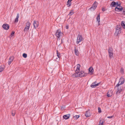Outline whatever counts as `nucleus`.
Wrapping results in <instances>:
<instances>
[{"label": "nucleus", "mask_w": 125, "mask_h": 125, "mask_svg": "<svg viewBox=\"0 0 125 125\" xmlns=\"http://www.w3.org/2000/svg\"><path fill=\"white\" fill-rule=\"evenodd\" d=\"M113 117H114V116L113 115H112V116H108L107 117L108 118H113Z\"/></svg>", "instance_id": "ea45409f"}, {"label": "nucleus", "mask_w": 125, "mask_h": 125, "mask_svg": "<svg viewBox=\"0 0 125 125\" xmlns=\"http://www.w3.org/2000/svg\"><path fill=\"white\" fill-rule=\"evenodd\" d=\"M67 5L68 7H69L71 6V1L68 0L67 2Z\"/></svg>", "instance_id": "a878e982"}, {"label": "nucleus", "mask_w": 125, "mask_h": 125, "mask_svg": "<svg viewBox=\"0 0 125 125\" xmlns=\"http://www.w3.org/2000/svg\"><path fill=\"white\" fill-rule=\"evenodd\" d=\"M115 89L117 91V93H119L121 92L122 89L121 87L119 86V85L117 86V84L115 87Z\"/></svg>", "instance_id": "423d86ee"}, {"label": "nucleus", "mask_w": 125, "mask_h": 125, "mask_svg": "<svg viewBox=\"0 0 125 125\" xmlns=\"http://www.w3.org/2000/svg\"><path fill=\"white\" fill-rule=\"evenodd\" d=\"M123 8L120 5H119L118 7H116L115 10L116 11H120L122 10Z\"/></svg>", "instance_id": "1a4fd4ad"}, {"label": "nucleus", "mask_w": 125, "mask_h": 125, "mask_svg": "<svg viewBox=\"0 0 125 125\" xmlns=\"http://www.w3.org/2000/svg\"><path fill=\"white\" fill-rule=\"evenodd\" d=\"M80 65L79 64H78L77 65L76 69L75 71L76 72H79Z\"/></svg>", "instance_id": "dca6fc26"}, {"label": "nucleus", "mask_w": 125, "mask_h": 125, "mask_svg": "<svg viewBox=\"0 0 125 125\" xmlns=\"http://www.w3.org/2000/svg\"><path fill=\"white\" fill-rule=\"evenodd\" d=\"M97 3L96 1H95L92 5V6H93V7H94V9H96V7H97Z\"/></svg>", "instance_id": "412c9836"}, {"label": "nucleus", "mask_w": 125, "mask_h": 125, "mask_svg": "<svg viewBox=\"0 0 125 125\" xmlns=\"http://www.w3.org/2000/svg\"><path fill=\"white\" fill-rule=\"evenodd\" d=\"M96 20L98 21V25H99L100 24V14H99L96 17Z\"/></svg>", "instance_id": "a211bd4d"}, {"label": "nucleus", "mask_w": 125, "mask_h": 125, "mask_svg": "<svg viewBox=\"0 0 125 125\" xmlns=\"http://www.w3.org/2000/svg\"><path fill=\"white\" fill-rule=\"evenodd\" d=\"M20 0L21 1V0Z\"/></svg>", "instance_id": "a18cd8bd"}, {"label": "nucleus", "mask_w": 125, "mask_h": 125, "mask_svg": "<svg viewBox=\"0 0 125 125\" xmlns=\"http://www.w3.org/2000/svg\"><path fill=\"white\" fill-rule=\"evenodd\" d=\"M55 35L57 38V40H60L63 36V34L60 30H58L56 32Z\"/></svg>", "instance_id": "f257e3e1"}, {"label": "nucleus", "mask_w": 125, "mask_h": 125, "mask_svg": "<svg viewBox=\"0 0 125 125\" xmlns=\"http://www.w3.org/2000/svg\"><path fill=\"white\" fill-rule=\"evenodd\" d=\"M85 116L86 117H89L91 115V114L90 113V112L89 111H87L85 114Z\"/></svg>", "instance_id": "aec40b11"}, {"label": "nucleus", "mask_w": 125, "mask_h": 125, "mask_svg": "<svg viewBox=\"0 0 125 125\" xmlns=\"http://www.w3.org/2000/svg\"><path fill=\"white\" fill-rule=\"evenodd\" d=\"M98 112L101 113L102 112L101 108L100 107H99L98 108Z\"/></svg>", "instance_id": "e433bc0d"}, {"label": "nucleus", "mask_w": 125, "mask_h": 125, "mask_svg": "<svg viewBox=\"0 0 125 125\" xmlns=\"http://www.w3.org/2000/svg\"><path fill=\"white\" fill-rule=\"evenodd\" d=\"M88 74L87 73L84 72L83 71H81L80 72H79V77H83L87 75Z\"/></svg>", "instance_id": "20e7f679"}, {"label": "nucleus", "mask_w": 125, "mask_h": 125, "mask_svg": "<svg viewBox=\"0 0 125 125\" xmlns=\"http://www.w3.org/2000/svg\"><path fill=\"white\" fill-rule=\"evenodd\" d=\"M56 59H58V58H56Z\"/></svg>", "instance_id": "c03bdc74"}, {"label": "nucleus", "mask_w": 125, "mask_h": 125, "mask_svg": "<svg viewBox=\"0 0 125 125\" xmlns=\"http://www.w3.org/2000/svg\"><path fill=\"white\" fill-rule=\"evenodd\" d=\"M79 72H75V73L72 75V76L73 77H79Z\"/></svg>", "instance_id": "f8f14e48"}, {"label": "nucleus", "mask_w": 125, "mask_h": 125, "mask_svg": "<svg viewBox=\"0 0 125 125\" xmlns=\"http://www.w3.org/2000/svg\"><path fill=\"white\" fill-rule=\"evenodd\" d=\"M11 115L13 116H14L15 114V111H11Z\"/></svg>", "instance_id": "473e14b6"}, {"label": "nucleus", "mask_w": 125, "mask_h": 125, "mask_svg": "<svg viewBox=\"0 0 125 125\" xmlns=\"http://www.w3.org/2000/svg\"><path fill=\"white\" fill-rule=\"evenodd\" d=\"M56 52L57 56L59 59L60 57V54L59 52H58V51L57 50Z\"/></svg>", "instance_id": "cd10ccee"}, {"label": "nucleus", "mask_w": 125, "mask_h": 125, "mask_svg": "<svg viewBox=\"0 0 125 125\" xmlns=\"http://www.w3.org/2000/svg\"><path fill=\"white\" fill-rule=\"evenodd\" d=\"M30 23L29 21H27V22L26 25L24 29V31H27L29 29Z\"/></svg>", "instance_id": "0eeeda50"}, {"label": "nucleus", "mask_w": 125, "mask_h": 125, "mask_svg": "<svg viewBox=\"0 0 125 125\" xmlns=\"http://www.w3.org/2000/svg\"><path fill=\"white\" fill-rule=\"evenodd\" d=\"M74 53L77 56L79 55V52L78 51V48L76 47H74Z\"/></svg>", "instance_id": "2eb2a0df"}, {"label": "nucleus", "mask_w": 125, "mask_h": 125, "mask_svg": "<svg viewBox=\"0 0 125 125\" xmlns=\"http://www.w3.org/2000/svg\"><path fill=\"white\" fill-rule=\"evenodd\" d=\"M125 81V80L124 78L121 77L119 79L118 83L117 84V85H121L124 83Z\"/></svg>", "instance_id": "39448f33"}, {"label": "nucleus", "mask_w": 125, "mask_h": 125, "mask_svg": "<svg viewBox=\"0 0 125 125\" xmlns=\"http://www.w3.org/2000/svg\"><path fill=\"white\" fill-rule=\"evenodd\" d=\"M119 5H120V4L118 3V2H116L115 1H113L111 5V6L113 7H114L115 6L118 7Z\"/></svg>", "instance_id": "6e6552de"}, {"label": "nucleus", "mask_w": 125, "mask_h": 125, "mask_svg": "<svg viewBox=\"0 0 125 125\" xmlns=\"http://www.w3.org/2000/svg\"><path fill=\"white\" fill-rule=\"evenodd\" d=\"M112 92L111 91H109L108 93H107V96L108 97H110L112 96V94L111 93Z\"/></svg>", "instance_id": "b1692460"}, {"label": "nucleus", "mask_w": 125, "mask_h": 125, "mask_svg": "<svg viewBox=\"0 0 125 125\" xmlns=\"http://www.w3.org/2000/svg\"><path fill=\"white\" fill-rule=\"evenodd\" d=\"M39 25V22L36 21H33V26L34 29H35L38 27Z\"/></svg>", "instance_id": "9d476101"}, {"label": "nucleus", "mask_w": 125, "mask_h": 125, "mask_svg": "<svg viewBox=\"0 0 125 125\" xmlns=\"http://www.w3.org/2000/svg\"><path fill=\"white\" fill-rule=\"evenodd\" d=\"M14 58V57L13 56H11L9 58L8 62L9 65L10 64L11 62H13Z\"/></svg>", "instance_id": "ddd939ff"}, {"label": "nucleus", "mask_w": 125, "mask_h": 125, "mask_svg": "<svg viewBox=\"0 0 125 125\" xmlns=\"http://www.w3.org/2000/svg\"><path fill=\"white\" fill-rule=\"evenodd\" d=\"M66 28L67 29H68V26H66Z\"/></svg>", "instance_id": "37998d69"}, {"label": "nucleus", "mask_w": 125, "mask_h": 125, "mask_svg": "<svg viewBox=\"0 0 125 125\" xmlns=\"http://www.w3.org/2000/svg\"><path fill=\"white\" fill-rule=\"evenodd\" d=\"M74 13L73 11V10H72L71 11H70L69 13L68 14V15L69 16H71L73 15Z\"/></svg>", "instance_id": "bb28decb"}, {"label": "nucleus", "mask_w": 125, "mask_h": 125, "mask_svg": "<svg viewBox=\"0 0 125 125\" xmlns=\"http://www.w3.org/2000/svg\"><path fill=\"white\" fill-rule=\"evenodd\" d=\"M120 71L122 73H124V69L123 68H121V69Z\"/></svg>", "instance_id": "58836bf2"}, {"label": "nucleus", "mask_w": 125, "mask_h": 125, "mask_svg": "<svg viewBox=\"0 0 125 125\" xmlns=\"http://www.w3.org/2000/svg\"><path fill=\"white\" fill-rule=\"evenodd\" d=\"M2 27L4 29L7 30H8L9 29V25L6 24H3V25Z\"/></svg>", "instance_id": "9b49d317"}, {"label": "nucleus", "mask_w": 125, "mask_h": 125, "mask_svg": "<svg viewBox=\"0 0 125 125\" xmlns=\"http://www.w3.org/2000/svg\"><path fill=\"white\" fill-rule=\"evenodd\" d=\"M123 14L125 15V8L123 9Z\"/></svg>", "instance_id": "4c0bfd02"}, {"label": "nucleus", "mask_w": 125, "mask_h": 125, "mask_svg": "<svg viewBox=\"0 0 125 125\" xmlns=\"http://www.w3.org/2000/svg\"><path fill=\"white\" fill-rule=\"evenodd\" d=\"M14 31H13L12 32L11 34L10 35V37H12V36H13L14 34Z\"/></svg>", "instance_id": "72a5a7b5"}, {"label": "nucleus", "mask_w": 125, "mask_h": 125, "mask_svg": "<svg viewBox=\"0 0 125 125\" xmlns=\"http://www.w3.org/2000/svg\"><path fill=\"white\" fill-rule=\"evenodd\" d=\"M100 83H96V87L99 85L100 84Z\"/></svg>", "instance_id": "a19ab883"}, {"label": "nucleus", "mask_w": 125, "mask_h": 125, "mask_svg": "<svg viewBox=\"0 0 125 125\" xmlns=\"http://www.w3.org/2000/svg\"><path fill=\"white\" fill-rule=\"evenodd\" d=\"M109 55L110 58H111L113 57V53H109Z\"/></svg>", "instance_id": "c85d7f7f"}, {"label": "nucleus", "mask_w": 125, "mask_h": 125, "mask_svg": "<svg viewBox=\"0 0 125 125\" xmlns=\"http://www.w3.org/2000/svg\"><path fill=\"white\" fill-rule=\"evenodd\" d=\"M83 38L81 35H78L77 37L76 43L78 44L79 42H82L83 41Z\"/></svg>", "instance_id": "7ed1b4c3"}, {"label": "nucleus", "mask_w": 125, "mask_h": 125, "mask_svg": "<svg viewBox=\"0 0 125 125\" xmlns=\"http://www.w3.org/2000/svg\"><path fill=\"white\" fill-rule=\"evenodd\" d=\"M121 25L123 28L125 29V22L124 21H122L121 22Z\"/></svg>", "instance_id": "5701e85b"}, {"label": "nucleus", "mask_w": 125, "mask_h": 125, "mask_svg": "<svg viewBox=\"0 0 125 125\" xmlns=\"http://www.w3.org/2000/svg\"><path fill=\"white\" fill-rule=\"evenodd\" d=\"M113 48L111 47H109L108 50V52L109 53L110 52L113 53Z\"/></svg>", "instance_id": "393cba45"}, {"label": "nucleus", "mask_w": 125, "mask_h": 125, "mask_svg": "<svg viewBox=\"0 0 125 125\" xmlns=\"http://www.w3.org/2000/svg\"><path fill=\"white\" fill-rule=\"evenodd\" d=\"M19 13H18L17 14V15L16 16V18L15 19L14 21V22H17L18 21V19L19 18Z\"/></svg>", "instance_id": "4be33fe9"}, {"label": "nucleus", "mask_w": 125, "mask_h": 125, "mask_svg": "<svg viewBox=\"0 0 125 125\" xmlns=\"http://www.w3.org/2000/svg\"><path fill=\"white\" fill-rule=\"evenodd\" d=\"M4 69V68L3 67H0V73Z\"/></svg>", "instance_id": "c9c22d12"}, {"label": "nucleus", "mask_w": 125, "mask_h": 125, "mask_svg": "<svg viewBox=\"0 0 125 125\" xmlns=\"http://www.w3.org/2000/svg\"><path fill=\"white\" fill-rule=\"evenodd\" d=\"M103 121H101L100 120L99 122V125H103Z\"/></svg>", "instance_id": "2f4dec72"}, {"label": "nucleus", "mask_w": 125, "mask_h": 125, "mask_svg": "<svg viewBox=\"0 0 125 125\" xmlns=\"http://www.w3.org/2000/svg\"><path fill=\"white\" fill-rule=\"evenodd\" d=\"M23 56L24 58H26L27 57V54L25 53H24L23 54Z\"/></svg>", "instance_id": "f704fd0d"}, {"label": "nucleus", "mask_w": 125, "mask_h": 125, "mask_svg": "<svg viewBox=\"0 0 125 125\" xmlns=\"http://www.w3.org/2000/svg\"><path fill=\"white\" fill-rule=\"evenodd\" d=\"M102 10L103 11H104L105 10L104 9V8H103L102 9Z\"/></svg>", "instance_id": "79ce46f5"}, {"label": "nucleus", "mask_w": 125, "mask_h": 125, "mask_svg": "<svg viewBox=\"0 0 125 125\" xmlns=\"http://www.w3.org/2000/svg\"><path fill=\"white\" fill-rule=\"evenodd\" d=\"M79 115H76L74 116V118H75V119L77 120L78 118H79Z\"/></svg>", "instance_id": "7c9ffc66"}, {"label": "nucleus", "mask_w": 125, "mask_h": 125, "mask_svg": "<svg viewBox=\"0 0 125 125\" xmlns=\"http://www.w3.org/2000/svg\"><path fill=\"white\" fill-rule=\"evenodd\" d=\"M96 83L97 82L95 81V82L93 83L91 85V87L92 88H94L96 87Z\"/></svg>", "instance_id": "6ab92c4d"}, {"label": "nucleus", "mask_w": 125, "mask_h": 125, "mask_svg": "<svg viewBox=\"0 0 125 125\" xmlns=\"http://www.w3.org/2000/svg\"><path fill=\"white\" fill-rule=\"evenodd\" d=\"M94 7H93V6H92L89 9V10L91 11L94 10L96 9H94Z\"/></svg>", "instance_id": "c756f323"}, {"label": "nucleus", "mask_w": 125, "mask_h": 125, "mask_svg": "<svg viewBox=\"0 0 125 125\" xmlns=\"http://www.w3.org/2000/svg\"><path fill=\"white\" fill-rule=\"evenodd\" d=\"M121 32V27L120 25H117L115 28V31L114 34L115 35L117 36L119 34H120Z\"/></svg>", "instance_id": "f03ea898"}, {"label": "nucleus", "mask_w": 125, "mask_h": 125, "mask_svg": "<svg viewBox=\"0 0 125 125\" xmlns=\"http://www.w3.org/2000/svg\"><path fill=\"white\" fill-rule=\"evenodd\" d=\"M89 71L90 74L93 73L94 72V70L93 68L91 67L89 69Z\"/></svg>", "instance_id": "4468645a"}, {"label": "nucleus", "mask_w": 125, "mask_h": 125, "mask_svg": "<svg viewBox=\"0 0 125 125\" xmlns=\"http://www.w3.org/2000/svg\"><path fill=\"white\" fill-rule=\"evenodd\" d=\"M70 116V114H68L64 115L63 117L65 119H67L69 118Z\"/></svg>", "instance_id": "f3484780"}]
</instances>
